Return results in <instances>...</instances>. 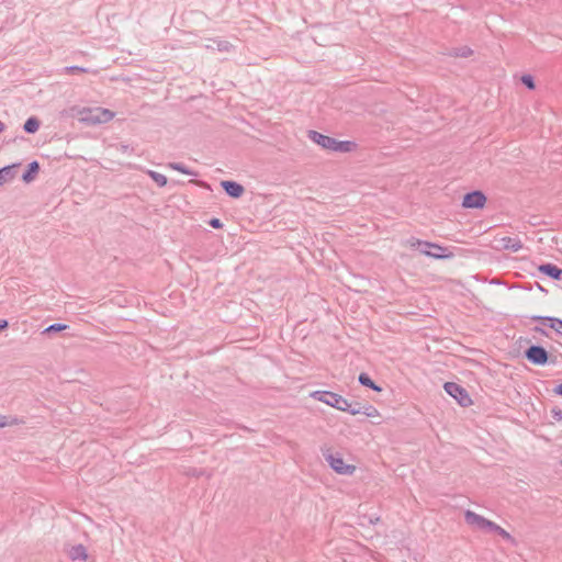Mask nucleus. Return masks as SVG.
<instances>
[{
  "mask_svg": "<svg viewBox=\"0 0 562 562\" xmlns=\"http://www.w3.org/2000/svg\"><path fill=\"white\" fill-rule=\"evenodd\" d=\"M324 457L330 469L339 475L349 476L357 471V465L348 462L340 452L328 450Z\"/></svg>",
  "mask_w": 562,
  "mask_h": 562,
  "instance_id": "3",
  "label": "nucleus"
},
{
  "mask_svg": "<svg viewBox=\"0 0 562 562\" xmlns=\"http://www.w3.org/2000/svg\"><path fill=\"white\" fill-rule=\"evenodd\" d=\"M490 530L497 532L499 536H502L505 539L510 538L509 533L505 529H503L502 527H499L498 525H496L494 522H493V527H491Z\"/></svg>",
  "mask_w": 562,
  "mask_h": 562,
  "instance_id": "21",
  "label": "nucleus"
},
{
  "mask_svg": "<svg viewBox=\"0 0 562 562\" xmlns=\"http://www.w3.org/2000/svg\"><path fill=\"white\" fill-rule=\"evenodd\" d=\"M412 248H416V249H419V251L422 252L423 249H428L427 247L425 246H411Z\"/></svg>",
  "mask_w": 562,
  "mask_h": 562,
  "instance_id": "29",
  "label": "nucleus"
},
{
  "mask_svg": "<svg viewBox=\"0 0 562 562\" xmlns=\"http://www.w3.org/2000/svg\"><path fill=\"white\" fill-rule=\"evenodd\" d=\"M544 325L554 329L562 335V319L559 318H546Z\"/></svg>",
  "mask_w": 562,
  "mask_h": 562,
  "instance_id": "15",
  "label": "nucleus"
},
{
  "mask_svg": "<svg viewBox=\"0 0 562 562\" xmlns=\"http://www.w3.org/2000/svg\"><path fill=\"white\" fill-rule=\"evenodd\" d=\"M19 424V420L18 419H10L9 417L4 416V415H0V427H7V426H13V425H18Z\"/></svg>",
  "mask_w": 562,
  "mask_h": 562,
  "instance_id": "20",
  "label": "nucleus"
},
{
  "mask_svg": "<svg viewBox=\"0 0 562 562\" xmlns=\"http://www.w3.org/2000/svg\"><path fill=\"white\" fill-rule=\"evenodd\" d=\"M79 120L87 124H102L110 122L114 117V113L103 108H83L78 113Z\"/></svg>",
  "mask_w": 562,
  "mask_h": 562,
  "instance_id": "4",
  "label": "nucleus"
},
{
  "mask_svg": "<svg viewBox=\"0 0 562 562\" xmlns=\"http://www.w3.org/2000/svg\"><path fill=\"white\" fill-rule=\"evenodd\" d=\"M66 328H67V325H65V324H53L49 327H47L45 329V331H47V333H49V331H61V330H65Z\"/></svg>",
  "mask_w": 562,
  "mask_h": 562,
  "instance_id": "23",
  "label": "nucleus"
},
{
  "mask_svg": "<svg viewBox=\"0 0 562 562\" xmlns=\"http://www.w3.org/2000/svg\"><path fill=\"white\" fill-rule=\"evenodd\" d=\"M170 168L177 170V171H180L182 173H186V175H191L190 171L186 170L182 166L178 165V164H170L169 165Z\"/></svg>",
  "mask_w": 562,
  "mask_h": 562,
  "instance_id": "24",
  "label": "nucleus"
},
{
  "mask_svg": "<svg viewBox=\"0 0 562 562\" xmlns=\"http://www.w3.org/2000/svg\"><path fill=\"white\" fill-rule=\"evenodd\" d=\"M445 391L452 396L462 407H469L473 401L469 392L461 385L454 382H447L443 385Z\"/></svg>",
  "mask_w": 562,
  "mask_h": 562,
  "instance_id": "6",
  "label": "nucleus"
},
{
  "mask_svg": "<svg viewBox=\"0 0 562 562\" xmlns=\"http://www.w3.org/2000/svg\"><path fill=\"white\" fill-rule=\"evenodd\" d=\"M359 382H360L362 385L368 386V387H370V389H372V390H374V391H376V392H381V391H382V389H381L380 386H378V385H376V384L371 380V378H370L368 374H366V373H361V374L359 375Z\"/></svg>",
  "mask_w": 562,
  "mask_h": 562,
  "instance_id": "13",
  "label": "nucleus"
},
{
  "mask_svg": "<svg viewBox=\"0 0 562 562\" xmlns=\"http://www.w3.org/2000/svg\"><path fill=\"white\" fill-rule=\"evenodd\" d=\"M408 245L409 246H425V247H427L428 249H423L422 254H424V255H426L428 257L436 258V259H443V258H451L452 257L451 252H446L447 249L443 248L442 246L438 245V244H432V243L424 241V240H419V239H413V240L408 241Z\"/></svg>",
  "mask_w": 562,
  "mask_h": 562,
  "instance_id": "5",
  "label": "nucleus"
},
{
  "mask_svg": "<svg viewBox=\"0 0 562 562\" xmlns=\"http://www.w3.org/2000/svg\"><path fill=\"white\" fill-rule=\"evenodd\" d=\"M8 322L5 319H0V331L4 330L8 327Z\"/></svg>",
  "mask_w": 562,
  "mask_h": 562,
  "instance_id": "27",
  "label": "nucleus"
},
{
  "mask_svg": "<svg viewBox=\"0 0 562 562\" xmlns=\"http://www.w3.org/2000/svg\"><path fill=\"white\" fill-rule=\"evenodd\" d=\"M27 177H31V173H27V176H24V179L27 180Z\"/></svg>",
  "mask_w": 562,
  "mask_h": 562,
  "instance_id": "32",
  "label": "nucleus"
},
{
  "mask_svg": "<svg viewBox=\"0 0 562 562\" xmlns=\"http://www.w3.org/2000/svg\"><path fill=\"white\" fill-rule=\"evenodd\" d=\"M526 357L533 364H544L548 360V353L542 347L532 346L527 352Z\"/></svg>",
  "mask_w": 562,
  "mask_h": 562,
  "instance_id": "9",
  "label": "nucleus"
},
{
  "mask_svg": "<svg viewBox=\"0 0 562 562\" xmlns=\"http://www.w3.org/2000/svg\"><path fill=\"white\" fill-rule=\"evenodd\" d=\"M311 396L314 397L315 400H317L328 406H331L338 411H341V412H349L352 415H357V414L361 413L360 409L352 408L351 403L347 398H345L341 395L334 393V392L315 391V392L311 393Z\"/></svg>",
  "mask_w": 562,
  "mask_h": 562,
  "instance_id": "2",
  "label": "nucleus"
},
{
  "mask_svg": "<svg viewBox=\"0 0 562 562\" xmlns=\"http://www.w3.org/2000/svg\"><path fill=\"white\" fill-rule=\"evenodd\" d=\"M67 554L72 562H85L88 559V552L82 544L70 546Z\"/></svg>",
  "mask_w": 562,
  "mask_h": 562,
  "instance_id": "10",
  "label": "nucleus"
},
{
  "mask_svg": "<svg viewBox=\"0 0 562 562\" xmlns=\"http://www.w3.org/2000/svg\"><path fill=\"white\" fill-rule=\"evenodd\" d=\"M503 247L506 249H512L514 251H517L521 248V245L518 240L513 238H504L503 240Z\"/></svg>",
  "mask_w": 562,
  "mask_h": 562,
  "instance_id": "16",
  "label": "nucleus"
},
{
  "mask_svg": "<svg viewBox=\"0 0 562 562\" xmlns=\"http://www.w3.org/2000/svg\"><path fill=\"white\" fill-rule=\"evenodd\" d=\"M30 169L31 171L36 172L38 170V164L36 161L32 162L30 165Z\"/></svg>",
  "mask_w": 562,
  "mask_h": 562,
  "instance_id": "28",
  "label": "nucleus"
},
{
  "mask_svg": "<svg viewBox=\"0 0 562 562\" xmlns=\"http://www.w3.org/2000/svg\"><path fill=\"white\" fill-rule=\"evenodd\" d=\"M521 82L530 90H533L536 87L532 77L529 75L522 76Z\"/></svg>",
  "mask_w": 562,
  "mask_h": 562,
  "instance_id": "22",
  "label": "nucleus"
},
{
  "mask_svg": "<svg viewBox=\"0 0 562 562\" xmlns=\"http://www.w3.org/2000/svg\"><path fill=\"white\" fill-rule=\"evenodd\" d=\"M27 177H31V173H27V176H24V179L27 180Z\"/></svg>",
  "mask_w": 562,
  "mask_h": 562,
  "instance_id": "33",
  "label": "nucleus"
},
{
  "mask_svg": "<svg viewBox=\"0 0 562 562\" xmlns=\"http://www.w3.org/2000/svg\"><path fill=\"white\" fill-rule=\"evenodd\" d=\"M222 187L232 198H239L244 193V187L234 181H222Z\"/></svg>",
  "mask_w": 562,
  "mask_h": 562,
  "instance_id": "11",
  "label": "nucleus"
},
{
  "mask_svg": "<svg viewBox=\"0 0 562 562\" xmlns=\"http://www.w3.org/2000/svg\"><path fill=\"white\" fill-rule=\"evenodd\" d=\"M465 522L477 530H490L493 527V521L475 514L474 512L467 510L464 514Z\"/></svg>",
  "mask_w": 562,
  "mask_h": 562,
  "instance_id": "8",
  "label": "nucleus"
},
{
  "mask_svg": "<svg viewBox=\"0 0 562 562\" xmlns=\"http://www.w3.org/2000/svg\"><path fill=\"white\" fill-rule=\"evenodd\" d=\"M539 270L554 280H559L562 276V270L559 267L550 263L540 266Z\"/></svg>",
  "mask_w": 562,
  "mask_h": 562,
  "instance_id": "12",
  "label": "nucleus"
},
{
  "mask_svg": "<svg viewBox=\"0 0 562 562\" xmlns=\"http://www.w3.org/2000/svg\"><path fill=\"white\" fill-rule=\"evenodd\" d=\"M555 392L562 395V383L557 387Z\"/></svg>",
  "mask_w": 562,
  "mask_h": 562,
  "instance_id": "30",
  "label": "nucleus"
},
{
  "mask_svg": "<svg viewBox=\"0 0 562 562\" xmlns=\"http://www.w3.org/2000/svg\"><path fill=\"white\" fill-rule=\"evenodd\" d=\"M4 130V124L2 122H0V133L3 132Z\"/></svg>",
  "mask_w": 562,
  "mask_h": 562,
  "instance_id": "31",
  "label": "nucleus"
},
{
  "mask_svg": "<svg viewBox=\"0 0 562 562\" xmlns=\"http://www.w3.org/2000/svg\"><path fill=\"white\" fill-rule=\"evenodd\" d=\"M40 128V121L35 117H30L25 123H24V130L25 132L27 133H35L37 132Z\"/></svg>",
  "mask_w": 562,
  "mask_h": 562,
  "instance_id": "14",
  "label": "nucleus"
},
{
  "mask_svg": "<svg viewBox=\"0 0 562 562\" xmlns=\"http://www.w3.org/2000/svg\"><path fill=\"white\" fill-rule=\"evenodd\" d=\"M148 175L159 187H165L167 184L166 176L151 170L148 171Z\"/></svg>",
  "mask_w": 562,
  "mask_h": 562,
  "instance_id": "17",
  "label": "nucleus"
},
{
  "mask_svg": "<svg viewBox=\"0 0 562 562\" xmlns=\"http://www.w3.org/2000/svg\"><path fill=\"white\" fill-rule=\"evenodd\" d=\"M308 137L312 142L321 146L322 148L330 151L338 153H352L358 149V145L352 140H338L327 135H323L318 132L311 131Z\"/></svg>",
  "mask_w": 562,
  "mask_h": 562,
  "instance_id": "1",
  "label": "nucleus"
},
{
  "mask_svg": "<svg viewBox=\"0 0 562 562\" xmlns=\"http://www.w3.org/2000/svg\"><path fill=\"white\" fill-rule=\"evenodd\" d=\"M551 413L557 420H562V411L561 409L554 408L551 411Z\"/></svg>",
  "mask_w": 562,
  "mask_h": 562,
  "instance_id": "26",
  "label": "nucleus"
},
{
  "mask_svg": "<svg viewBox=\"0 0 562 562\" xmlns=\"http://www.w3.org/2000/svg\"><path fill=\"white\" fill-rule=\"evenodd\" d=\"M486 196L482 191H472L467 193L462 199V207L464 209H483L486 204Z\"/></svg>",
  "mask_w": 562,
  "mask_h": 562,
  "instance_id": "7",
  "label": "nucleus"
},
{
  "mask_svg": "<svg viewBox=\"0 0 562 562\" xmlns=\"http://www.w3.org/2000/svg\"><path fill=\"white\" fill-rule=\"evenodd\" d=\"M369 418H381V413L374 406H367L362 412Z\"/></svg>",
  "mask_w": 562,
  "mask_h": 562,
  "instance_id": "19",
  "label": "nucleus"
},
{
  "mask_svg": "<svg viewBox=\"0 0 562 562\" xmlns=\"http://www.w3.org/2000/svg\"><path fill=\"white\" fill-rule=\"evenodd\" d=\"M12 178H13V176L11 172V167H5V168L0 169V186L8 182Z\"/></svg>",
  "mask_w": 562,
  "mask_h": 562,
  "instance_id": "18",
  "label": "nucleus"
},
{
  "mask_svg": "<svg viewBox=\"0 0 562 562\" xmlns=\"http://www.w3.org/2000/svg\"><path fill=\"white\" fill-rule=\"evenodd\" d=\"M210 225L213 227V228H222L223 224L222 222L218 220V218H212L210 221Z\"/></svg>",
  "mask_w": 562,
  "mask_h": 562,
  "instance_id": "25",
  "label": "nucleus"
}]
</instances>
